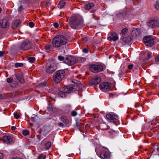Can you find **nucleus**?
Segmentation results:
<instances>
[{"mask_svg": "<svg viewBox=\"0 0 159 159\" xmlns=\"http://www.w3.org/2000/svg\"><path fill=\"white\" fill-rule=\"evenodd\" d=\"M66 38L63 35H57L54 37L52 41V46L56 48H60L67 43Z\"/></svg>", "mask_w": 159, "mask_h": 159, "instance_id": "1", "label": "nucleus"}, {"mask_svg": "<svg viewBox=\"0 0 159 159\" xmlns=\"http://www.w3.org/2000/svg\"><path fill=\"white\" fill-rule=\"evenodd\" d=\"M82 21L77 17L73 16L71 17L69 21V23L71 28L77 29L78 26L82 23Z\"/></svg>", "mask_w": 159, "mask_h": 159, "instance_id": "2", "label": "nucleus"}, {"mask_svg": "<svg viewBox=\"0 0 159 159\" xmlns=\"http://www.w3.org/2000/svg\"><path fill=\"white\" fill-rule=\"evenodd\" d=\"M65 73L63 70H59L53 74V80L56 83H58L62 80L64 77Z\"/></svg>", "mask_w": 159, "mask_h": 159, "instance_id": "3", "label": "nucleus"}, {"mask_svg": "<svg viewBox=\"0 0 159 159\" xmlns=\"http://www.w3.org/2000/svg\"><path fill=\"white\" fill-rule=\"evenodd\" d=\"M32 46L30 41L28 39L23 41L19 46L20 49L23 50H27L30 49Z\"/></svg>", "mask_w": 159, "mask_h": 159, "instance_id": "4", "label": "nucleus"}, {"mask_svg": "<svg viewBox=\"0 0 159 159\" xmlns=\"http://www.w3.org/2000/svg\"><path fill=\"white\" fill-rule=\"evenodd\" d=\"M57 69L56 64L53 61L48 63L46 67L45 70L47 73H52L54 71Z\"/></svg>", "mask_w": 159, "mask_h": 159, "instance_id": "5", "label": "nucleus"}, {"mask_svg": "<svg viewBox=\"0 0 159 159\" xmlns=\"http://www.w3.org/2000/svg\"><path fill=\"white\" fill-rule=\"evenodd\" d=\"M103 66L101 65H91L89 66L90 70L93 72L97 73L103 70Z\"/></svg>", "mask_w": 159, "mask_h": 159, "instance_id": "6", "label": "nucleus"}, {"mask_svg": "<svg viewBox=\"0 0 159 159\" xmlns=\"http://www.w3.org/2000/svg\"><path fill=\"white\" fill-rule=\"evenodd\" d=\"M77 62V60L75 57L71 56H69L66 57L64 62L69 66L75 64Z\"/></svg>", "mask_w": 159, "mask_h": 159, "instance_id": "7", "label": "nucleus"}, {"mask_svg": "<svg viewBox=\"0 0 159 159\" xmlns=\"http://www.w3.org/2000/svg\"><path fill=\"white\" fill-rule=\"evenodd\" d=\"M111 84L108 82H104L100 85L101 90L104 92L109 91L111 90Z\"/></svg>", "mask_w": 159, "mask_h": 159, "instance_id": "8", "label": "nucleus"}, {"mask_svg": "<svg viewBox=\"0 0 159 159\" xmlns=\"http://www.w3.org/2000/svg\"><path fill=\"white\" fill-rule=\"evenodd\" d=\"M143 42L147 46L152 47L154 44L153 39L150 36H147L143 38Z\"/></svg>", "mask_w": 159, "mask_h": 159, "instance_id": "9", "label": "nucleus"}, {"mask_svg": "<svg viewBox=\"0 0 159 159\" xmlns=\"http://www.w3.org/2000/svg\"><path fill=\"white\" fill-rule=\"evenodd\" d=\"M107 118L110 121L113 122L116 125L117 124L116 123H117L118 120V116L115 114H107L106 115Z\"/></svg>", "mask_w": 159, "mask_h": 159, "instance_id": "10", "label": "nucleus"}, {"mask_svg": "<svg viewBox=\"0 0 159 159\" xmlns=\"http://www.w3.org/2000/svg\"><path fill=\"white\" fill-rule=\"evenodd\" d=\"M99 156V155H98ZM110 153L109 152L103 150L102 151L99 155L100 157L102 159H107L110 158Z\"/></svg>", "mask_w": 159, "mask_h": 159, "instance_id": "11", "label": "nucleus"}, {"mask_svg": "<svg viewBox=\"0 0 159 159\" xmlns=\"http://www.w3.org/2000/svg\"><path fill=\"white\" fill-rule=\"evenodd\" d=\"M148 25L152 28L159 27V22L155 20H150L148 23Z\"/></svg>", "mask_w": 159, "mask_h": 159, "instance_id": "12", "label": "nucleus"}, {"mask_svg": "<svg viewBox=\"0 0 159 159\" xmlns=\"http://www.w3.org/2000/svg\"><path fill=\"white\" fill-rule=\"evenodd\" d=\"M10 25L8 21L6 19H2L0 20V27L3 28H8Z\"/></svg>", "mask_w": 159, "mask_h": 159, "instance_id": "13", "label": "nucleus"}, {"mask_svg": "<svg viewBox=\"0 0 159 159\" xmlns=\"http://www.w3.org/2000/svg\"><path fill=\"white\" fill-rule=\"evenodd\" d=\"M111 36L107 37V39L110 41H115L119 38L117 34L114 32H112L111 33Z\"/></svg>", "mask_w": 159, "mask_h": 159, "instance_id": "14", "label": "nucleus"}, {"mask_svg": "<svg viewBox=\"0 0 159 159\" xmlns=\"http://www.w3.org/2000/svg\"><path fill=\"white\" fill-rule=\"evenodd\" d=\"M101 81V79L99 76L94 77L91 80L90 83L94 85H97L99 84Z\"/></svg>", "mask_w": 159, "mask_h": 159, "instance_id": "15", "label": "nucleus"}, {"mask_svg": "<svg viewBox=\"0 0 159 159\" xmlns=\"http://www.w3.org/2000/svg\"><path fill=\"white\" fill-rule=\"evenodd\" d=\"M74 87H75V86L73 87L72 85L69 86L64 89L63 91H64V92H66V93H71L74 92L75 90V88Z\"/></svg>", "mask_w": 159, "mask_h": 159, "instance_id": "16", "label": "nucleus"}, {"mask_svg": "<svg viewBox=\"0 0 159 159\" xmlns=\"http://www.w3.org/2000/svg\"><path fill=\"white\" fill-rule=\"evenodd\" d=\"M106 134L108 136H109L110 137L113 138L115 137L118 136L119 135V133L115 131L111 130L108 131L107 132V133Z\"/></svg>", "mask_w": 159, "mask_h": 159, "instance_id": "17", "label": "nucleus"}, {"mask_svg": "<svg viewBox=\"0 0 159 159\" xmlns=\"http://www.w3.org/2000/svg\"><path fill=\"white\" fill-rule=\"evenodd\" d=\"M2 141L4 143L7 144H10L12 142V139L10 136L5 135L2 138Z\"/></svg>", "mask_w": 159, "mask_h": 159, "instance_id": "18", "label": "nucleus"}, {"mask_svg": "<svg viewBox=\"0 0 159 159\" xmlns=\"http://www.w3.org/2000/svg\"><path fill=\"white\" fill-rule=\"evenodd\" d=\"M15 76L17 80L21 83H24L25 81L22 74L21 73L15 74Z\"/></svg>", "mask_w": 159, "mask_h": 159, "instance_id": "19", "label": "nucleus"}, {"mask_svg": "<svg viewBox=\"0 0 159 159\" xmlns=\"http://www.w3.org/2000/svg\"><path fill=\"white\" fill-rule=\"evenodd\" d=\"M20 23V21L19 20H17L14 21L12 24L11 27L13 29H16Z\"/></svg>", "mask_w": 159, "mask_h": 159, "instance_id": "20", "label": "nucleus"}, {"mask_svg": "<svg viewBox=\"0 0 159 159\" xmlns=\"http://www.w3.org/2000/svg\"><path fill=\"white\" fill-rule=\"evenodd\" d=\"M131 34L133 37H135L140 34V30L138 29L134 28L132 30Z\"/></svg>", "mask_w": 159, "mask_h": 159, "instance_id": "21", "label": "nucleus"}, {"mask_svg": "<svg viewBox=\"0 0 159 159\" xmlns=\"http://www.w3.org/2000/svg\"><path fill=\"white\" fill-rule=\"evenodd\" d=\"M61 120L63 122L65 125H67L69 123V120L66 116H62L60 118Z\"/></svg>", "mask_w": 159, "mask_h": 159, "instance_id": "22", "label": "nucleus"}, {"mask_svg": "<svg viewBox=\"0 0 159 159\" xmlns=\"http://www.w3.org/2000/svg\"><path fill=\"white\" fill-rule=\"evenodd\" d=\"M122 40L124 43H127L131 42L132 40V39L130 36H128L126 37H124Z\"/></svg>", "mask_w": 159, "mask_h": 159, "instance_id": "23", "label": "nucleus"}, {"mask_svg": "<svg viewBox=\"0 0 159 159\" xmlns=\"http://www.w3.org/2000/svg\"><path fill=\"white\" fill-rule=\"evenodd\" d=\"M144 55L148 57L146 59L147 60H148L150 58L152 57L153 55V54L148 51H146L144 52Z\"/></svg>", "mask_w": 159, "mask_h": 159, "instance_id": "24", "label": "nucleus"}, {"mask_svg": "<svg viewBox=\"0 0 159 159\" xmlns=\"http://www.w3.org/2000/svg\"><path fill=\"white\" fill-rule=\"evenodd\" d=\"M94 6L93 3H89L86 4L85 6V8L87 10L90 9L92 7Z\"/></svg>", "mask_w": 159, "mask_h": 159, "instance_id": "25", "label": "nucleus"}, {"mask_svg": "<svg viewBox=\"0 0 159 159\" xmlns=\"http://www.w3.org/2000/svg\"><path fill=\"white\" fill-rule=\"evenodd\" d=\"M128 32V29L127 28H124L122 30L120 34L122 36H124Z\"/></svg>", "mask_w": 159, "mask_h": 159, "instance_id": "26", "label": "nucleus"}, {"mask_svg": "<svg viewBox=\"0 0 159 159\" xmlns=\"http://www.w3.org/2000/svg\"><path fill=\"white\" fill-rule=\"evenodd\" d=\"M65 4V2L64 1H61L58 4V7L59 8L61 9L63 7Z\"/></svg>", "mask_w": 159, "mask_h": 159, "instance_id": "27", "label": "nucleus"}, {"mask_svg": "<svg viewBox=\"0 0 159 159\" xmlns=\"http://www.w3.org/2000/svg\"><path fill=\"white\" fill-rule=\"evenodd\" d=\"M66 92H64V91H60L58 93V95L61 98H64L66 96Z\"/></svg>", "mask_w": 159, "mask_h": 159, "instance_id": "28", "label": "nucleus"}, {"mask_svg": "<svg viewBox=\"0 0 159 159\" xmlns=\"http://www.w3.org/2000/svg\"><path fill=\"white\" fill-rule=\"evenodd\" d=\"M27 59L29 62L33 63L35 61V58L34 57H28Z\"/></svg>", "mask_w": 159, "mask_h": 159, "instance_id": "29", "label": "nucleus"}, {"mask_svg": "<svg viewBox=\"0 0 159 159\" xmlns=\"http://www.w3.org/2000/svg\"><path fill=\"white\" fill-rule=\"evenodd\" d=\"M51 143L50 142H48L45 145V148L46 149H49L51 147Z\"/></svg>", "mask_w": 159, "mask_h": 159, "instance_id": "30", "label": "nucleus"}, {"mask_svg": "<svg viewBox=\"0 0 159 159\" xmlns=\"http://www.w3.org/2000/svg\"><path fill=\"white\" fill-rule=\"evenodd\" d=\"M29 133V132L28 130H24L22 131V134L24 135H28Z\"/></svg>", "mask_w": 159, "mask_h": 159, "instance_id": "31", "label": "nucleus"}, {"mask_svg": "<svg viewBox=\"0 0 159 159\" xmlns=\"http://www.w3.org/2000/svg\"><path fill=\"white\" fill-rule=\"evenodd\" d=\"M13 79L12 77H10L7 79V81L8 83H11L12 82Z\"/></svg>", "mask_w": 159, "mask_h": 159, "instance_id": "32", "label": "nucleus"}, {"mask_svg": "<svg viewBox=\"0 0 159 159\" xmlns=\"http://www.w3.org/2000/svg\"><path fill=\"white\" fill-rule=\"evenodd\" d=\"M155 7L157 9H159V1H157L155 2Z\"/></svg>", "mask_w": 159, "mask_h": 159, "instance_id": "33", "label": "nucleus"}, {"mask_svg": "<svg viewBox=\"0 0 159 159\" xmlns=\"http://www.w3.org/2000/svg\"><path fill=\"white\" fill-rule=\"evenodd\" d=\"M23 66V64L22 63H17L15 64V67H22Z\"/></svg>", "mask_w": 159, "mask_h": 159, "instance_id": "34", "label": "nucleus"}, {"mask_svg": "<svg viewBox=\"0 0 159 159\" xmlns=\"http://www.w3.org/2000/svg\"><path fill=\"white\" fill-rule=\"evenodd\" d=\"M58 59L60 61H64V60H65V58L63 57L60 55L58 57Z\"/></svg>", "mask_w": 159, "mask_h": 159, "instance_id": "35", "label": "nucleus"}, {"mask_svg": "<svg viewBox=\"0 0 159 159\" xmlns=\"http://www.w3.org/2000/svg\"><path fill=\"white\" fill-rule=\"evenodd\" d=\"M46 85V83L45 82H43L40 83L39 85V87H43L45 86Z\"/></svg>", "mask_w": 159, "mask_h": 159, "instance_id": "36", "label": "nucleus"}, {"mask_svg": "<svg viewBox=\"0 0 159 159\" xmlns=\"http://www.w3.org/2000/svg\"><path fill=\"white\" fill-rule=\"evenodd\" d=\"M77 112L75 111H72L71 113V115L72 116H75L77 115Z\"/></svg>", "mask_w": 159, "mask_h": 159, "instance_id": "37", "label": "nucleus"}, {"mask_svg": "<svg viewBox=\"0 0 159 159\" xmlns=\"http://www.w3.org/2000/svg\"><path fill=\"white\" fill-rule=\"evenodd\" d=\"M20 116L18 114L17 112H16L14 114V117L16 119H18Z\"/></svg>", "mask_w": 159, "mask_h": 159, "instance_id": "38", "label": "nucleus"}, {"mask_svg": "<svg viewBox=\"0 0 159 159\" xmlns=\"http://www.w3.org/2000/svg\"><path fill=\"white\" fill-rule=\"evenodd\" d=\"M52 48V46L51 45H47L45 47V48L46 50L51 49Z\"/></svg>", "mask_w": 159, "mask_h": 159, "instance_id": "39", "label": "nucleus"}, {"mask_svg": "<svg viewBox=\"0 0 159 159\" xmlns=\"http://www.w3.org/2000/svg\"><path fill=\"white\" fill-rule=\"evenodd\" d=\"M29 26L30 27H33L34 26V23H33L32 22H29Z\"/></svg>", "mask_w": 159, "mask_h": 159, "instance_id": "40", "label": "nucleus"}, {"mask_svg": "<svg viewBox=\"0 0 159 159\" xmlns=\"http://www.w3.org/2000/svg\"><path fill=\"white\" fill-rule=\"evenodd\" d=\"M133 66H134L133 64H130L128 66V68L129 70H131L133 68Z\"/></svg>", "mask_w": 159, "mask_h": 159, "instance_id": "41", "label": "nucleus"}, {"mask_svg": "<svg viewBox=\"0 0 159 159\" xmlns=\"http://www.w3.org/2000/svg\"><path fill=\"white\" fill-rule=\"evenodd\" d=\"M71 81L72 83H74L75 84H77L78 82V81L77 80L74 79H72Z\"/></svg>", "mask_w": 159, "mask_h": 159, "instance_id": "42", "label": "nucleus"}, {"mask_svg": "<svg viewBox=\"0 0 159 159\" xmlns=\"http://www.w3.org/2000/svg\"><path fill=\"white\" fill-rule=\"evenodd\" d=\"M83 51L85 53H88V51L87 48H84L83 49Z\"/></svg>", "mask_w": 159, "mask_h": 159, "instance_id": "43", "label": "nucleus"}, {"mask_svg": "<svg viewBox=\"0 0 159 159\" xmlns=\"http://www.w3.org/2000/svg\"><path fill=\"white\" fill-rule=\"evenodd\" d=\"M58 125L60 127H63L64 125L63 123L60 122L58 124Z\"/></svg>", "mask_w": 159, "mask_h": 159, "instance_id": "44", "label": "nucleus"}, {"mask_svg": "<svg viewBox=\"0 0 159 159\" xmlns=\"http://www.w3.org/2000/svg\"><path fill=\"white\" fill-rule=\"evenodd\" d=\"M53 25L56 28L58 27L59 26L58 24L57 23H54L53 24Z\"/></svg>", "mask_w": 159, "mask_h": 159, "instance_id": "45", "label": "nucleus"}, {"mask_svg": "<svg viewBox=\"0 0 159 159\" xmlns=\"http://www.w3.org/2000/svg\"><path fill=\"white\" fill-rule=\"evenodd\" d=\"M4 53V51H0V57L2 56Z\"/></svg>", "mask_w": 159, "mask_h": 159, "instance_id": "46", "label": "nucleus"}, {"mask_svg": "<svg viewBox=\"0 0 159 159\" xmlns=\"http://www.w3.org/2000/svg\"><path fill=\"white\" fill-rule=\"evenodd\" d=\"M38 159H43V156L42 155H40L38 157Z\"/></svg>", "mask_w": 159, "mask_h": 159, "instance_id": "47", "label": "nucleus"}, {"mask_svg": "<svg viewBox=\"0 0 159 159\" xmlns=\"http://www.w3.org/2000/svg\"><path fill=\"white\" fill-rule=\"evenodd\" d=\"M3 157V154L2 153H0V159H2Z\"/></svg>", "mask_w": 159, "mask_h": 159, "instance_id": "48", "label": "nucleus"}, {"mask_svg": "<svg viewBox=\"0 0 159 159\" xmlns=\"http://www.w3.org/2000/svg\"><path fill=\"white\" fill-rule=\"evenodd\" d=\"M11 129L12 130H14L16 129V128L14 126H11Z\"/></svg>", "mask_w": 159, "mask_h": 159, "instance_id": "49", "label": "nucleus"}, {"mask_svg": "<svg viewBox=\"0 0 159 159\" xmlns=\"http://www.w3.org/2000/svg\"><path fill=\"white\" fill-rule=\"evenodd\" d=\"M155 60L157 61H159V55L157 57L155 58Z\"/></svg>", "mask_w": 159, "mask_h": 159, "instance_id": "50", "label": "nucleus"}, {"mask_svg": "<svg viewBox=\"0 0 159 159\" xmlns=\"http://www.w3.org/2000/svg\"><path fill=\"white\" fill-rule=\"evenodd\" d=\"M23 9V7L22 6H20L19 7L18 10L19 11H21Z\"/></svg>", "mask_w": 159, "mask_h": 159, "instance_id": "51", "label": "nucleus"}, {"mask_svg": "<svg viewBox=\"0 0 159 159\" xmlns=\"http://www.w3.org/2000/svg\"><path fill=\"white\" fill-rule=\"evenodd\" d=\"M83 41L84 43H85L87 41V39L86 38H84L83 39Z\"/></svg>", "mask_w": 159, "mask_h": 159, "instance_id": "52", "label": "nucleus"}, {"mask_svg": "<svg viewBox=\"0 0 159 159\" xmlns=\"http://www.w3.org/2000/svg\"><path fill=\"white\" fill-rule=\"evenodd\" d=\"M139 104L138 103H136L135 104V107H139Z\"/></svg>", "mask_w": 159, "mask_h": 159, "instance_id": "53", "label": "nucleus"}, {"mask_svg": "<svg viewBox=\"0 0 159 159\" xmlns=\"http://www.w3.org/2000/svg\"><path fill=\"white\" fill-rule=\"evenodd\" d=\"M95 11V10H93L90 11L91 13H94Z\"/></svg>", "mask_w": 159, "mask_h": 159, "instance_id": "54", "label": "nucleus"}, {"mask_svg": "<svg viewBox=\"0 0 159 159\" xmlns=\"http://www.w3.org/2000/svg\"><path fill=\"white\" fill-rule=\"evenodd\" d=\"M156 150L158 151L159 152V147H158L157 148Z\"/></svg>", "mask_w": 159, "mask_h": 159, "instance_id": "55", "label": "nucleus"}, {"mask_svg": "<svg viewBox=\"0 0 159 159\" xmlns=\"http://www.w3.org/2000/svg\"><path fill=\"white\" fill-rule=\"evenodd\" d=\"M156 151V150L155 149H154L153 151H152V153H153L154 152H155Z\"/></svg>", "mask_w": 159, "mask_h": 159, "instance_id": "56", "label": "nucleus"}, {"mask_svg": "<svg viewBox=\"0 0 159 159\" xmlns=\"http://www.w3.org/2000/svg\"><path fill=\"white\" fill-rule=\"evenodd\" d=\"M2 11V9L0 7V13H1Z\"/></svg>", "mask_w": 159, "mask_h": 159, "instance_id": "57", "label": "nucleus"}, {"mask_svg": "<svg viewBox=\"0 0 159 159\" xmlns=\"http://www.w3.org/2000/svg\"><path fill=\"white\" fill-rule=\"evenodd\" d=\"M93 17L94 18V14H93Z\"/></svg>", "mask_w": 159, "mask_h": 159, "instance_id": "58", "label": "nucleus"}, {"mask_svg": "<svg viewBox=\"0 0 159 159\" xmlns=\"http://www.w3.org/2000/svg\"><path fill=\"white\" fill-rule=\"evenodd\" d=\"M82 59H83L84 61L85 59L84 58H82Z\"/></svg>", "mask_w": 159, "mask_h": 159, "instance_id": "59", "label": "nucleus"}, {"mask_svg": "<svg viewBox=\"0 0 159 159\" xmlns=\"http://www.w3.org/2000/svg\"><path fill=\"white\" fill-rule=\"evenodd\" d=\"M110 95H113V94L112 93L110 94Z\"/></svg>", "mask_w": 159, "mask_h": 159, "instance_id": "60", "label": "nucleus"}, {"mask_svg": "<svg viewBox=\"0 0 159 159\" xmlns=\"http://www.w3.org/2000/svg\"><path fill=\"white\" fill-rule=\"evenodd\" d=\"M32 120H33L34 121V118H32Z\"/></svg>", "mask_w": 159, "mask_h": 159, "instance_id": "61", "label": "nucleus"}, {"mask_svg": "<svg viewBox=\"0 0 159 159\" xmlns=\"http://www.w3.org/2000/svg\"><path fill=\"white\" fill-rule=\"evenodd\" d=\"M31 125H33V124H31Z\"/></svg>", "mask_w": 159, "mask_h": 159, "instance_id": "62", "label": "nucleus"}, {"mask_svg": "<svg viewBox=\"0 0 159 159\" xmlns=\"http://www.w3.org/2000/svg\"><path fill=\"white\" fill-rule=\"evenodd\" d=\"M139 1H141V0H138Z\"/></svg>", "mask_w": 159, "mask_h": 159, "instance_id": "63", "label": "nucleus"}]
</instances>
